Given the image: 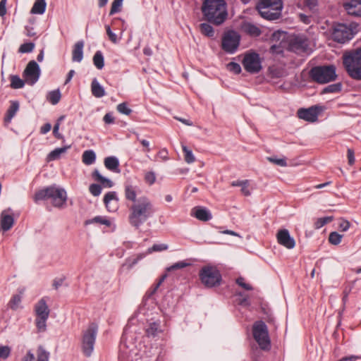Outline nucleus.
<instances>
[{
    "mask_svg": "<svg viewBox=\"0 0 361 361\" xmlns=\"http://www.w3.org/2000/svg\"><path fill=\"white\" fill-rule=\"evenodd\" d=\"M128 210V222L135 228H139L155 213L152 201L145 195H141L138 198V202L129 205Z\"/></svg>",
    "mask_w": 361,
    "mask_h": 361,
    "instance_id": "nucleus-1",
    "label": "nucleus"
},
{
    "mask_svg": "<svg viewBox=\"0 0 361 361\" xmlns=\"http://www.w3.org/2000/svg\"><path fill=\"white\" fill-rule=\"evenodd\" d=\"M201 11L203 18L214 25H222L228 18L225 0H202Z\"/></svg>",
    "mask_w": 361,
    "mask_h": 361,
    "instance_id": "nucleus-2",
    "label": "nucleus"
},
{
    "mask_svg": "<svg viewBox=\"0 0 361 361\" xmlns=\"http://www.w3.org/2000/svg\"><path fill=\"white\" fill-rule=\"evenodd\" d=\"M45 200H50L54 207L62 208L66 203V191L63 188L54 185L40 190L35 193V202Z\"/></svg>",
    "mask_w": 361,
    "mask_h": 361,
    "instance_id": "nucleus-3",
    "label": "nucleus"
},
{
    "mask_svg": "<svg viewBox=\"0 0 361 361\" xmlns=\"http://www.w3.org/2000/svg\"><path fill=\"white\" fill-rule=\"evenodd\" d=\"M343 63L351 78L361 80V49L345 53L343 56Z\"/></svg>",
    "mask_w": 361,
    "mask_h": 361,
    "instance_id": "nucleus-4",
    "label": "nucleus"
},
{
    "mask_svg": "<svg viewBox=\"0 0 361 361\" xmlns=\"http://www.w3.org/2000/svg\"><path fill=\"white\" fill-rule=\"evenodd\" d=\"M283 7L282 0H259L256 6L260 16L269 20L279 18Z\"/></svg>",
    "mask_w": 361,
    "mask_h": 361,
    "instance_id": "nucleus-5",
    "label": "nucleus"
},
{
    "mask_svg": "<svg viewBox=\"0 0 361 361\" xmlns=\"http://www.w3.org/2000/svg\"><path fill=\"white\" fill-rule=\"evenodd\" d=\"M357 30L358 25L355 23L349 24L337 23L334 25L331 28V37L334 41L344 44L350 40Z\"/></svg>",
    "mask_w": 361,
    "mask_h": 361,
    "instance_id": "nucleus-6",
    "label": "nucleus"
},
{
    "mask_svg": "<svg viewBox=\"0 0 361 361\" xmlns=\"http://www.w3.org/2000/svg\"><path fill=\"white\" fill-rule=\"evenodd\" d=\"M202 283L207 288H213L221 284V274L215 266L207 265L201 268L199 272Z\"/></svg>",
    "mask_w": 361,
    "mask_h": 361,
    "instance_id": "nucleus-7",
    "label": "nucleus"
},
{
    "mask_svg": "<svg viewBox=\"0 0 361 361\" xmlns=\"http://www.w3.org/2000/svg\"><path fill=\"white\" fill-rule=\"evenodd\" d=\"M98 332V326L95 323H91L82 331L81 346L84 355L91 356L94 350V346Z\"/></svg>",
    "mask_w": 361,
    "mask_h": 361,
    "instance_id": "nucleus-8",
    "label": "nucleus"
},
{
    "mask_svg": "<svg viewBox=\"0 0 361 361\" xmlns=\"http://www.w3.org/2000/svg\"><path fill=\"white\" fill-rule=\"evenodd\" d=\"M312 78L319 83H326L336 78L334 66H317L310 71Z\"/></svg>",
    "mask_w": 361,
    "mask_h": 361,
    "instance_id": "nucleus-9",
    "label": "nucleus"
},
{
    "mask_svg": "<svg viewBox=\"0 0 361 361\" xmlns=\"http://www.w3.org/2000/svg\"><path fill=\"white\" fill-rule=\"evenodd\" d=\"M253 337L261 349L268 350L271 347L267 326L264 322L259 321L254 324L252 327Z\"/></svg>",
    "mask_w": 361,
    "mask_h": 361,
    "instance_id": "nucleus-10",
    "label": "nucleus"
},
{
    "mask_svg": "<svg viewBox=\"0 0 361 361\" xmlns=\"http://www.w3.org/2000/svg\"><path fill=\"white\" fill-rule=\"evenodd\" d=\"M240 37L239 34L233 30L228 31L222 38V49L226 53L234 54L239 46Z\"/></svg>",
    "mask_w": 361,
    "mask_h": 361,
    "instance_id": "nucleus-11",
    "label": "nucleus"
},
{
    "mask_svg": "<svg viewBox=\"0 0 361 361\" xmlns=\"http://www.w3.org/2000/svg\"><path fill=\"white\" fill-rule=\"evenodd\" d=\"M243 65L245 70L250 73H257L262 68L260 56L255 52L246 54L243 60Z\"/></svg>",
    "mask_w": 361,
    "mask_h": 361,
    "instance_id": "nucleus-12",
    "label": "nucleus"
},
{
    "mask_svg": "<svg viewBox=\"0 0 361 361\" xmlns=\"http://www.w3.org/2000/svg\"><path fill=\"white\" fill-rule=\"evenodd\" d=\"M123 193L126 200L133 204L138 202L142 190L138 185L130 178H128L123 183Z\"/></svg>",
    "mask_w": 361,
    "mask_h": 361,
    "instance_id": "nucleus-13",
    "label": "nucleus"
},
{
    "mask_svg": "<svg viewBox=\"0 0 361 361\" xmlns=\"http://www.w3.org/2000/svg\"><path fill=\"white\" fill-rule=\"evenodd\" d=\"M39 75L40 68L37 63L35 61H30L23 72L25 81L28 85H33L39 80Z\"/></svg>",
    "mask_w": 361,
    "mask_h": 361,
    "instance_id": "nucleus-14",
    "label": "nucleus"
},
{
    "mask_svg": "<svg viewBox=\"0 0 361 361\" xmlns=\"http://www.w3.org/2000/svg\"><path fill=\"white\" fill-rule=\"evenodd\" d=\"M128 337L129 336L128 330L125 329L121 338V343L119 347V361H133L132 354L133 353V350L130 348V347L127 345L126 343V341H127Z\"/></svg>",
    "mask_w": 361,
    "mask_h": 361,
    "instance_id": "nucleus-15",
    "label": "nucleus"
},
{
    "mask_svg": "<svg viewBox=\"0 0 361 361\" xmlns=\"http://www.w3.org/2000/svg\"><path fill=\"white\" fill-rule=\"evenodd\" d=\"M320 111V107L317 106H313L308 109H300L298 111V116L302 120L309 122H314L317 120Z\"/></svg>",
    "mask_w": 361,
    "mask_h": 361,
    "instance_id": "nucleus-16",
    "label": "nucleus"
},
{
    "mask_svg": "<svg viewBox=\"0 0 361 361\" xmlns=\"http://www.w3.org/2000/svg\"><path fill=\"white\" fill-rule=\"evenodd\" d=\"M14 224L13 210L11 208L4 210L0 215V228L4 232L9 231Z\"/></svg>",
    "mask_w": 361,
    "mask_h": 361,
    "instance_id": "nucleus-17",
    "label": "nucleus"
},
{
    "mask_svg": "<svg viewBox=\"0 0 361 361\" xmlns=\"http://www.w3.org/2000/svg\"><path fill=\"white\" fill-rule=\"evenodd\" d=\"M276 238L278 243L287 249H293L295 246V241L287 229L279 230Z\"/></svg>",
    "mask_w": 361,
    "mask_h": 361,
    "instance_id": "nucleus-18",
    "label": "nucleus"
},
{
    "mask_svg": "<svg viewBox=\"0 0 361 361\" xmlns=\"http://www.w3.org/2000/svg\"><path fill=\"white\" fill-rule=\"evenodd\" d=\"M344 8L348 14L361 16V0H345Z\"/></svg>",
    "mask_w": 361,
    "mask_h": 361,
    "instance_id": "nucleus-19",
    "label": "nucleus"
},
{
    "mask_svg": "<svg viewBox=\"0 0 361 361\" xmlns=\"http://www.w3.org/2000/svg\"><path fill=\"white\" fill-rule=\"evenodd\" d=\"M191 215L200 221H207L212 219V215L210 211L203 207H195L192 209Z\"/></svg>",
    "mask_w": 361,
    "mask_h": 361,
    "instance_id": "nucleus-20",
    "label": "nucleus"
},
{
    "mask_svg": "<svg viewBox=\"0 0 361 361\" xmlns=\"http://www.w3.org/2000/svg\"><path fill=\"white\" fill-rule=\"evenodd\" d=\"M35 312L37 317L49 318L50 311L44 298L35 304Z\"/></svg>",
    "mask_w": 361,
    "mask_h": 361,
    "instance_id": "nucleus-21",
    "label": "nucleus"
},
{
    "mask_svg": "<svg viewBox=\"0 0 361 361\" xmlns=\"http://www.w3.org/2000/svg\"><path fill=\"white\" fill-rule=\"evenodd\" d=\"M307 47V40L303 37L298 36L290 41V47L295 51H305Z\"/></svg>",
    "mask_w": 361,
    "mask_h": 361,
    "instance_id": "nucleus-22",
    "label": "nucleus"
},
{
    "mask_svg": "<svg viewBox=\"0 0 361 361\" xmlns=\"http://www.w3.org/2000/svg\"><path fill=\"white\" fill-rule=\"evenodd\" d=\"M84 42L82 40L77 42L73 49L72 61L80 63L83 59Z\"/></svg>",
    "mask_w": 361,
    "mask_h": 361,
    "instance_id": "nucleus-23",
    "label": "nucleus"
},
{
    "mask_svg": "<svg viewBox=\"0 0 361 361\" xmlns=\"http://www.w3.org/2000/svg\"><path fill=\"white\" fill-rule=\"evenodd\" d=\"M242 30L251 37H258L261 35L262 31L259 27L250 22H245L242 25Z\"/></svg>",
    "mask_w": 361,
    "mask_h": 361,
    "instance_id": "nucleus-24",
    "label": "nucleus"
},
{
    "mask_svg": "<svg viewBox=\"0 0 361 361\" xmlns=\"http://www.w3.org/2000/svg\"><path fill=\"white\" fill-rule=\"evenodd\" d=\"M161 331L159 321L149 322L145 329L146 334L149 337H155Z\"/></svg>",
    "mask_w": 361,
    "mask_h": 361,
    "instance_id": "nucleus-25",
    "label": "nucleus"
},
{
    "mask_svg": "<svg viewBox=\"0 0 361 361\" xmlns=\"http://www.w3.org/2000/svg\"><path fill=\"white\" fill-rule=\"evenodd\" d=\"M71 145L64 146L63 147H58L50 152L46 158L47 162L52 161L60 159L62 154H65Z\"/></svg>",
    "mask_w": 361,
    "mask_h": 361,
    "instance_id": "nucleus-26",
    "label": "nucleus"
},
{
    "mask_svg": "<svg viewBox=\"0 0 361 361\" xmlns=\"http://www.w3.org/2000/svg\"><path fill=\"white\" fill-rule=\"evenodd\" d=\"M10 103V106L8 107L4 118V121L7 123L11 121L12 118L16 116V113L18 111L20 107V104L18 101H11Z\"/></svg>",
    "mask_w": 361,
    "mask_h": 361,
    "instance_id": "nucleus-27",
    "label": "nucleus"
},
{
    "mask_svg": "<svg viewBox=\"0 0 361 361\" xmlns=\"http://www.w3.org/2000/svg\"><path fill=\"white\" fill-rule=\"evenodd\" d=\"M91 92L94 97L101 98L106 94L104 88L100 85L97 78H94L91 83Z\"/></svg>",
    "mask_w": 361,
    "mask_h": 361,
    "instance_id": "nucleus-28",
    "label": "nucleus"
},
{
    "mask_svg": "<svg viewBox=\"0 0 361 361\" xmlns=\"http://www.w3.org/2000/svg\"><path fill=\"white\" fill-rule=\"evenodd\" d=\"M105 167L111 171H118L119 160L114 156L107 157L104 159Z\"/></svg>",
    "mask_w": 361,
    "mask_h": 361,
    "instance_id": "nucleus-29",
    "label": "nucleus"
},
{
    "mask_svg": "<svg viewBox=\"0 0 361 361\" xmlns=\"http://www.w3.org/2000/svg\"><path fill=\"white\" fill-rule=\"evenodd\" d=\"M92 177L94 178L95 180L102 184V185L105 188L113 187V182L110 179L102 176L97 169H94V171H93Z\"/></svg>",
    "mask_w": 361,
    "mask_h": 361,
    "instance_id": "nucleus-30",
    "label": "nucleus"
},
{
    "mask_svg": "<svg viewBox=\"0 0 361 361\" xmlns=\"http://www.w3.org/2000/svg\"><path fill=\"white\" fill-rule=\"evenodd\" d=\"M46 7L47 3L45 0H35L31 8V13L42 15L45 12Z\"/></svg>",
    "mask_w": 361,
    "mask_h": 361,
    "instance_id": "nucleus-31",
    "label": "nucleus"
},
{
    "mask_svg": "<svg viewBox=\"0 0 361 361\" xmlns=\"http://www.w3.org/2000/svg\"><path fill=\"white\" fill-rule=\"evenodd\" d=\"M212 23L206 21L204 23H202L199 25V30L200 32L209 37H212L214 36V30L213 27L211 25Z\"/></svg>",
    "mask_w": 361,
    "mask_h": 361,
    "instance_id": "nucleus-32",
    "label": "nucleus"
},
{
    "mask_svg": "<svg viewBox=\"0 0 361 361\" xmlns=\"http://www.w3.org/2000/svg\"><path fill=\"white\" fill-rule=\"evenodd\" d=\"M318 5L317 0H298V6L302 9H308L310 11L316 10Z\"/></svg>",
    "mask_w": 361,
    "mask_h": 361,
    "instance_id": "nucleus-33",
    "label": "nucleus"
},
{
    "mask_svg": "<svg viewBox=\"0 0 361 361\" xmlns=\"http://www.w3.org/2000/svg\"><path fill=\"white\" fill-rule=\"evenodd\" d=\"M96 154L93 150H86L82 154V161L86 165H91L95 162Z\"/></svg>",
    "mask_w": 361,
    "mask_h": 361,
    "instance_id": "nucleus-34",
    "label": "nucleus"
},
{
    "mask_svg": "<svg viewBox=\"0 0 361 361\" xmlns=\"http://www.w3.org/2000/svg\"><path fill=\"white\" fill-rule=\"evenodd\" d=\"M93 63L94 66L99 69L102 70L104 66V59L103 54L101 51H97L93 56Z\"/></svg>",
    "mask_w": 361,
    "mask_h": 361,
    "instance_id": "nucleus-35",
    "label": "nucleus"
},
{
    "mask_svg": "<svg viewBox=\"0 0 361 361\" xmlns=\"http://www.w3.org/2000/svg\"><path fill=\"white\" fill-rule=\"evenodd\" d=\"M118 198L115 191L108 192L104 197V203L106 207H110V203H118Z\"/></svg>",
    "mask_w": 361,
    "mask_h": 361,
    "instance_id": "nucleus-36",
    "label": "nucleus"
},
{
    "mask_svg": "<svg viewBox=\"0 0 361 361\" xmlns=\"http://www.w3.org/2000/svg\"><path fill=\"white\" fill-rule=\"evenodd\" d=\"M11 87L13 89H20L25 85V80H22L18 75H11L10 77Z\"/></svg>",
    "mask_w": 361,
    "mask_h": 361,
    "instance_id": "nucleus-37",
    "label": "nucleus"
},
{
    "mask_svg": "<svg viewBox=\"0 0 361 361\" xmlns=\"http://www.w3.org/2000/svg\"><path fill=\"white\" fill-rule=\"evenodd\" d=\"M61 99V92L59 90H52L47 95V100L53 105L59 103Z\"/></svg>",
    "mask_w": 361,
    "mask_h": 361,
    "instance_id": "nucleus-38",
    "label": "nucleus"
},
{
    "mask_svg": "<svg viewBox=\"0 0 361 361\" xmlns=\"http://www.w3.org/2000/svg\"><path fill=\"white\" fill-rule=\"evenodd\" d=\"M21 301L22 297L20 295H14L9 301V307L13 310H18L20 307Z\"/></svg>",
    "mask_w": 361,
    "mask_h": 361,
    "instance_id": "nucleus-39",
    "label": "nucleus"
},
{
    "mask_svg": "<svg viewBox=\"0 0 361 361\" xmlns=\"http://www.w3.org/2000/svg\"><path fill=\"white\" fill-rule=\"evenodd\" d=\"M94 223L99 224L102 225H105L106 226H111V221L105 216H95L93 219H90L86 221L87 224H94Z\"/></svg>",
    "mask_w": 361,
    "mask_h": 361,
    "instance_id": "nucleus-40",
    "label": "nucleus"
},
{
    "mask_svg": "<svg viewBox=\"0 0 361 361\" xmlns=\"http://www.w3.org/2000/svg\"><path fill=\"white\" fill-rule=\"evenodd\" d=\"M182 149L184 152L185 161L188 164H192L195 161V156L192 154V152L188 149L185 145H182Z\"/></svg>",
    "mask_w": 361,
    "mask_h": 361,
    "instance_id": "nucleus-41",
    "label": "nucleus"
},
{
    "mask_svg": "<svg viewBox=\"0 0 361 361\" xmlns=\"http://www.w3.org/2000/svg\"><path fill=\"white\" fill-rule=\"evenodd\" d=\"M342 85L341 83L331 84L324 88L322 90L323 94L326 93H336L341 90Z\"/></svg>",
    "mask_w": 361,
    "mask_h": 361,
    "instance_id": "nucleus-42",
    "label": "nucleus"
},
{
    "mask_svg": "<svg viewBox=\"0 0 361 361\" xmlns=\"http://www.w3.org/2000/svg\"><path fill=\"white\" fill-rule=\"evenodd\" d=\"M123 1V0H114L109 12L110 16L117 13L121 11Z\"/></svg>",
    "mask_w": 361,
    "mask_h": 361,
    "instance_id": "nucleus-43",
    "label": "nucleus"
},
{
    "mask_svg": "<svg viewBox=\"0 0 361 361\" xmlns=\"http://www.w3.org/2000/svg\"><path fill=\"white\" fill-rule=\"evenodd\" d=\"M37 361H49V353L42 347L39 346L37 349Z\"/></svg>",
    "mask_w": 361,
    "mask_h": 361,
    "instance_id": "nucleus-44",
    "label": "nucleus"
},
{
    "mask_svg": "<svg viewBox=\"0 0 361 361\" xmlns=\"http://www.w3.org/2000/svg\"><path fill=\"white\" fill-rule=\"evenodd\" d=\"M332 216H324L322 218H319L314 222V228L317 229H319L323 227L326 224L331 222L332 221Z\"/></svg>",
    "mask_w": 361,
    "mask_h": 361,
    "instance_id": "nucleus-45",
    "label": "nucleus"
},
{
    "mask_svg": "<svg viewBox=\"0 0 361 361\" xmlns=\"http://www.w3.org/2000/svg\"><path fill=\"white\" fill-rule=\"evenodd\" d=\"M343 235L337 232H331L329 236V241L332 245H338L341 242Z\"/></svg>",
    "mask_w": 361,
    "mask_h": 361,
    "instance_id": "nucleus-46",
    "label": "nucleus"
},
{
    "mask_svg": "<svg viewBox=\"0 0 361 361\" xmlns=\"http://www.w3.org/2000/svg\"><path fill=\"white\" fill-rule=\"evenodd\" d=\"M47 319L48 318L36 317L35 324L39 331L43 332L46 330Z\"/></svg>",
    "mask_w": 361,
    "mask_h": 361,
    "instance_id": "nucleus-47",
    "label": "nucleus"
},
{
    "mask_svg": "<svg viewBox=\"0 0 361 361\" xmlns=\"http://www.w3.org/2000/svg\"><path fill=\"white\" fill-rule=\"evenodd\" d=\"M267 159L269 161L280 166L284 167L287 166L286 159L285 157L277 158L276 157H268Z\"/></svg>",
    "mask_w": 361,
    "mask_h": 361,
    "instance_id": "nucleus-48",
    "label": "nucleus"
},
{
    "mask_svg": "<svg viewBox=\"0 0 361 361\" xmlns=\"http://www.w3.org/2000/svg\"><path fill=\"white\" fill-rule=\"evenodd\" d=\"M144 179L147 184L152 185L156 182V174L153 171H148L145 173Z\"/></svg>",
    "mask_w": 361,
    "mask_h": 361,
    "instance_id": "nucleus-49",
    "label": "nucleus"
},
{
    "mask_svg": "<svg viewBox=\"0 0 361 361\" xmlns=\"http://www.w3.org/2000/svg\"><path fill=\"white\" fill-rule=\"evenodd\" d=\"M35 44L32 42L24 43L20 45L19 52L20 53H30L34 49Z\"/></svg>",
    "mask_w": 361,
    "mask_h": 361,
    "instance_id": "nucleus-50",
    "label": "nucleus"
},
{
    "mask_svg": "<svg viewBox=\"0 0 361 361\" xmlns=\"http://www.w3.org/2000/svg\"><path fill=\"white\" fill-rule=\"evenodd\" d=\"M189 265H190V264L189 262H187L185 261H180V262H178L172 264L171 267H169L167 269V270L173 271V270H176V269H183Z\"/></svg>",
    "mask_w": 361,
    "mask_h": 361,
    "instance_id": "nucleus-51",
    "label": "nucleus"
},
{
    "mask_svg": "<svg viewBox=\"0 0 361 361\" xmlns=\"http://www.w3.org/2000/svg\"><path fill=\"white\" fill-rule=\"evenodd\" d=\"M105 29H106V34H107L110 41L114 44L118 43V37L114 32H112L111 27L109 25H106Z\"/></svg>",
    "mask_w": 361,
    "mask_h": 361,
    "instance_id": "nucleus-52",
    "label": "nucleus"
},
{
    "mask_svg": "<svg viewBox=\"0 0 361 361\" xmlns=\"http://www.w3.org/2000/svg\"><path fill=\"white\" fill-rule=\"evenodd\" d=\"M11 349L8 345L0 346V359H6L11 354Z\"/></svg>",
    "mask_w": 361,
    "mask_h": 361,
    "instance_id": "nucleus-53",
    "label": "nucleus"
},
{
    "mask_svg": "<svg viewBox=\"0 0 361 361\" xmlns=\"http://www.w3.org/2000/svg\"><path fill=\"white\" fill-rule=\"evenodd\" d=\"M117 111L125 115H130L132 110L128 106L127 104L123 102L121 103L117 106Z\"/></svg>",
    "mask_w": 361,
    "mask_h": 361,
    "instance_id": "nucleus-54",
    "label": "nucleus"
},
{
    "mask_svg": "<svg viewBox=\"0 0 361 361\" xmlns=\"http://www.w3.org/2000/svg\"><path fill=\"white\" fill-rule=\"evenodd\" d=\"M90 192L94 197L99 196L102 192V187L98 184H91L89 187Z\"/></svg>",
    "mask_w": 361,
    "mask_h": 361,
    "instance_id": "nucleus-55",
    "label": "nucleus"
},
{
    "mask_svg": "<svg viewBox=\"0 0 361 361\" xmlns=\"http://www.w3.org/2000/svg\"><path fill=\"white\" fill-rule=\"evenodd\" d=\"M168 249V245L166 244H154L152 247L148 249L147 253L152 252H161Z\"/></svg>",
    "mask_w": 361,
    "mask_h": 361,
    "instance_id": "nucleus-56",
    "label": "nucleus"
},
{
    "mask_svg": "<svg viewBox=\"0 0 361 361\" xmlns=\"http://www.w3.org/2000/svg\"><path fill=\"white\" fill-rule=\"evenodd\" d=\"M228 67V69L234 73H236V74H238L241 72V67L240 66L235 63V62H231L228 64L227 66Z\"/></svg>",
    "mask_w": 361,
    "mask_h": 361,
    "instance_id": "nucleus-57",
    "label": "nucleus"
},
{
    "mask_svg": "<svg viewBox=\"0 0 361 361\" xmlns=\"http://www.w3.org/2000/svg\"><path fill=\"white\" fill-rule=\"evenodd\" d=\"M63 118H64L63 116H61L59 118L58 122L54 125V128H53V134L58 139L63 138V135L61 133H59V126H60L59 122L61 121H62Z\"/></svg>",
    "mask_w": 361,
    "mask_h": 361,
    "instance_id": "nucleus-58",
    "label": "nucleus"
},
{
    "mask_svg": "<svg viewBox=\"0 0 361 361\" xmlns=\"http://www.w3.org/2000/svg\"><path fill=\"white\" fill-rule=\"evenodd\" d=\"M35 356L31 350H28L22 357L18 361H35Z\"/></svg>",
    "mask_w": 361,
    "mask_h": 361,
    "instance_id": "nucleus-59",
    "label": "nucleus"
},
{
    "mask_svg": "<svg viewBox=\"0 0 361 361\" xmlns=\"http://www.w3.org/2000/svg\"><path fill=\"white\" fill-rule=\"evenodd\" d=\"M236 283L241 286L243 288L247 290H252V288L250 284L245 283V280L243 277H239L236 279Z\"/></svg>",
    "mask_w": 361,
    "mask_h": 361,
    "instance_id": "nucleus-60",
    "label": "nucleus"
},
{
    "mask_svg": "<svg viewBox=\"0 0 361 361\" xmlns=\"http://www.w3.org/2000/svg\"><path fill=\"white\" fill-rule=\"evenodd\" d=\"M350 224L347 220H341L339 223L338 228L341 231H347L350 228Z\"/></svg>",
    "mask_w": 361,
    "mask_h": 361,
    "instance_id": "nucleus-61",
    "label": "nucleus"
},
{
    "mask_svg": "<svg viewBox=\"0 0 361 361\" xmlns=\"http://www.w3.org/2000/svg\"><path fill=\"white\" fill-rule=\"evenodd\" d=\"M347 157H348V164L350 165L354 164L355 159V154H354L353 149H350V148L348 149Z\"/></svg>",
    "mask_w": 361,
    "mask_h": 361,
    "instance_id": "nucleus-62",
    "label": "nucleus"
},
{
    "mask_svg": "<svg viewBox=\"0 0 361 361\" xmlns=\"http://www.w3.org/2000/svg\"><path fill=\"white\" fill-rule=\"evenodd\" d=\"M103 121L106 124H111L114 123V117L112 113H107L104 115Z\"/></svg>",
    "mask_w": 361,
    "mask_h": 361,
    "instance_id": "nucleus-63",
    "label": "nucleus"
},
{
    "mask_svg": "<svg viewBox=\"0 0 361 361\" xmlns=\"http://www.w3.org/2000/svg\"><path fill=\"white\" fill-rule=\"evenodd\" d=\"M7 0H1L0 1V16L3 17L6 13V5Z\"/></svg>",
    "mask_w": 361,
    "mask_h": 361,
    "instance_id": "nucleus-64",
    "label": "nucleus"
}]
</instances>
